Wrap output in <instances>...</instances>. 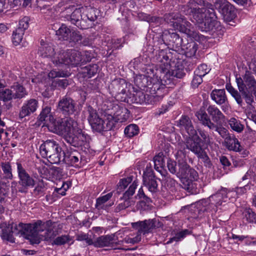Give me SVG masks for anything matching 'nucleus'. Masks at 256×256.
I'll return each mask as SVG.
<instances>
[{
	"label": "nucleus",
	"mask_w": 256,
	"mask_h": 256,
	"mask_svg": "<svg viewBox=\"0 0 256 256\" xmlns=\"http://www.w3.org/2000/svg\"><path fill=\"white\" fill-rule=\"evenodd\" d=\"M196 156H198V158L202 160L205 166L208 168L212 167V164L211 162L210 158H209L207 154L205 152L204 150H202L201 152H200Z\"/></svg>",
	"instance_id": "nucleus-56"
},
{
	"label": "nucleus",
	"mask_w": 256,
	"mask_h": 256,
	"mask_svg": "<svg viewBox=\"0 0 256 256\" xmlns=\"http://www.w3.org/2000/svg\"><path fill=\"white\" fill-rule=\"evenodd\" d=\"M166 72L167 73L165 72L163 76V80H164L165 82H166V79H168V76H172V77L181 78L185 75V73L180 69H176L172 70V72H170L168 69Z\"/></svg>",
	"instance_id": "nucleus-51"
},
{
	"label": "nucleus",
	"mask_w": 256,
	"mask_h": 256,
	"mask_svg": "<svg viewBox=\"0 0 256 256\" xmlns=\"http://www.w3.org/2000/svg\"><path fill=\"white\" fill-rule=\"evenodd\" d=\"M2 170L3 172L4 178L6 179L12 180L13 174L12 173V168L9 162H2L0 164Z\"/></svg>",
	"instance_id": "nucleus-50"
},
{
	"label": "nucleus",
	"mask_w": 256,
	"mask_h": 256,
	"mask_svg": "<svg viewBox=\"0 0 256 256\" xmlns=\"http://www.w3.org/2000/svg\"><path fill=\"white\" fill-rule=\"evenodd\" d=\"M77 122L70 118L57 121L54 124L55 132L58 135L70 134L76 128Z\"/></svg>",
	"instance_id": "nucleus-13"
},
{
	"label": "nucleus",
	"mask_w": 256,
	"mask_h": 256,
	"mask_svg": "<svg viewBox=\"0 0 256 256\" xmlns=\"http://www.w3.org/2000/svg\"><path fill=\"white\" fill-rule=\"evenodd\" d=\"M164 20L174 28L187 34L190 37L194 38L196 33L193 30L192 24L180 13L172 12L166 14L164 16Z\"/></svg>",
	"instance_id": "nucleus-6"
},
{
	"label": "nucleus",
	"mask_w": 256,
	"mask_h": 256,
	"mask_svg": "<svg viewBox=\"0 0 256 256\" xmlns=\"http://www.w3.org/2000/svg\"><path fill=\"white\" fill-rule=\"evenodd\" d=\"M236 82L239 91L230 85L226 86L228 91L239 106H242L243 99L248 105L252 106L254 102V98L256 100V80L254 76L249 72H246L242 78H236Z\"/></svg>",
	"instance_id": "nucleus-3"
},
{
	"label": "nucleus",
	"mask_w": 256,
	"mask_h": 256,
	"mask_svg": "<svg viewBox=\"0 0 256 256\" xmlns=\"http://www.w3.org/2000/svg\"><path fill=\"white\" fill-rule=\"evenodd\" d=\"M80 52L76 50H61L52 58L53 63L58 66L62 64L76 66L80 64Z\"/></svg>",
	"instance_id": "nucleus-7"
},
{
	"label": "nucleus",
	"mask_w": 256,
	"mask_h": 256,
	"mask_svg": "<svg viewBox=\"0 0 256 256\" xmlns=\"http://www.w3.org/2000/svg\"><path fill=\"white\" fill-rule=\"evenodd\" d=\"M38 52L43 57L54 56V48L48 44L46 43L43 40L40 41V46L38 49Z\"/></svg>",
	"instance_id": "nucleus-40"
},
{
	"label": "nucleus",
	"mask_w": 256,
	"mask_h": 256,
	"mask_svg": "<svg viewBox=\"0 0 256 256\" xmlns=\"http://www.w3.org/2000/svg\"><path fill=\"white\" fill-rule=\"evenodd\" d=\"M228 190L226 188H222L216 193L209 198L208 201L210 206L218 207L222 205L223 202H226Z\"/></svg>",
	"instance_id": "nucleus-30"
},
{
	"label": "nucleus",
	"mask_w": 256,
	"mask_h": 256,
	"mask_svg": "<svg viewBox=\"0 0 256 256\" xmlns=\"http://www.w3.org/2000/svg\"><path fill=\"white\" fill-rule=\"evenodd\" d=\"M142 178L144 186L150 192L155 193L158 190V179L154 175V170L151 166H146Z\"/></svg>",
	"instance_id": "nucleus-18"
},
{
	"label": "nucleus",
	"mask_w": 256,
	"mask_h": 256,
	"mask_svg": "<svg viewBox=\"0 0 256 256\" xmlns=\"http://www.w3.org/2000/svg\"><path fill=\"white\" fill-rule=\"evenodd\" d=\"M50 110L51 108L50 107L46 106L43 108L38 118V120L42 122H46L50 120L52 116ZM46 123V122L44 124Z\"/></svg>",
	"instance_id": "nucleus-52"
},
{
	"label": "nucleus",
	"mask_w": 256,
	"mask_h": 256,
	"mask_svg": "<svg viewBox=\"0 0 256 256\" xmlns=\"http://www.w3.org/2000/svg\"><path fill=\"white\" fill-rule=\"evenodd\" d=\"M30 18L24 16L20 20L17 28L12 34V42L15 45L19 44L22 40L24 31L29 26Z\"/></svg>",
	"instance_id": "nucleus-26"
},
{
	"label": "nucleus",
	"mask_w": 256,
	"mask_h": 256,
	"mask_svg": "<svg viewBox=\"0 0 256 256\" xmlns=\"http://www.w3.org/2000/svg\"><path fill=\"white\" fill-rule=\"evenodd\" d=\"M192 234V232L188 229H184L175 234L174 236L170 238L167 244H170L173 242H178L183 240L186 236Z\"/></svg>",
	"instance_id": "nucleus-46"
},
{
	"label": "nucleus",
	"mask_w": 256,
	"mask_h": 256,
	"mask_svg": "<svg viewBox=\"0 0 256 256\" xmlns=\"http://www.w3.org/2000/svg\"><path fill=\"white\" fill-rule=\"evenodd\" d=\"M162 38L167 45L178 50L181 48L184 44L182 38L176 32L166 31L162 35Z\"/></svg>",
	"instance_id": "nucleus-24"
},
{
	"label": "nucleus",
	"mask_w": 256,
	"mask_h": 256,
	"mask_svg": "<svg viewBox=\"0 0 256 256\" xmlns=\"http://www.w3.org/2000/svg\"><path fill=\"white\" fill-rule=\"evenodd\" d=\"M122 244V241H119L115 234L102 236L98 237L94 240V246L98 248L104 246L114 248Z\"/></svg>",
	"instance_id": "nucleus-23"
},
{
	"label": "nucleus",
	"mask_w": 256,
	"mask_h": 256,
	"mask_svg": "<svg viewBox=\"0 0 256 256\" xmlns=\"http://www.w3.org/2000/svg\"><path fill=\"white\" fill-rule=\"evenodd\" d=\"M214 6L226 21H230L235 18L234 7L227 0H216Z\"/></svg>",
	"instance_id": "nucleus-16"
},
{
	"label": "nucleus",
	"mask_w": 256,
	"mask_h": 256,
	"mask_svg": "<svg viewBox=\"0 0 256 256\" xmlns=\"http://www.w3.org/2000/svg\"><path fill=\"white\" fill-rule=\"evenodd\" d=\"M159 58L160 62H164V66H161L159 70L160 72L162 74H164L165 72L167 73V70H168L169 64H168V60L169 58L168 56L166 54V52L164 50H162L159 54Z\"/></svg>",
	"instance_id": "nucleus-45"
},
{
	"label": "nucleus",
	"mask_w": 256,
	"mask_h": 256,
	"mask_svg": "<svg viewBox=\"0 0 256 256\" xmlns=\"http://www.w3.org/2000/svg\"><path fill=\"white\" fill-rule=\"evenodd\" d=\"M56 34L58 36L59 39L66 40L70 38L71 32L65 25L62 24L58 30L56 31Z\"/></svg>",
	"instance_id": "nucleus-47"
},
{
	"label": "nucleus",
	"mask_w": 256,
	"mask_h": 256,
	"mask_svg": "<svg viewBox=\"0 0 256 256\" xmlns=\"http://www.w3.org/2000/svg\"><path fill=\"white\" fill-rule=\"evenodd\" d=\"M128 84L123 78L114 80L109 86L112 96L116 98L126 102V89Z\"/></svg>",
	"instance_id": "nucleus-12"
},
{
	"label": "nucleus",
	"mask_w": 256,
	"mask_h": 256,
	"mask_svg": "<svg viewBox=\"0 0 256 256\" xmlns=\"http://www.w3.org/2000/svg\"><path fill=\"white\" fill-rule=\"evenodd\" d=\"M180 180L182 182V187L188 192H193V190L194 188V184L193 181L194 180L190 177L182 178Z\"/></svg>",
	"instance_id": "nucleus-49"
},
{
	"label": "nucleus",
	"mask_w": 256,
	"mask_h": 256,
	"mask_svg": "<svg viewBox=\"0 0 256 256\" xmlns=\"http://www.w3.org/2000/svg\"><path fill=\"white\" fill-rule=\"evenodd\" d=\"M14 95L12 94L11 88H0V100L4 102H9L14 99Z\"/></svg>",
	"instance_id": "nucleus-44"
},
{
	"label": "nucleus",
	"mask_w": 256,
	"mask_h": 256,
	"mask_svg": "<svg viewBox=\"0 0 256 256\" xmlns=\"http://www.w3.org/2000/svg\"><path fill=\"white\" fill-rule=\"evenodd\" d=\"M230 128L236 132H240L244 129V125L240 122L234 118H231L228 122Z\"/></svg>",
	"instance_id": "nucleus-54"
},
{
	"label": "nucleus",
	"mask_w": 256,
	"mask_h": 256,
	"mask_svg": "<svg viewBox=\"0 0 256 256\" xmlns=\"http://www.w3.org/2000/svg\"><path fill=\"white\" fill-rule=\"evenodd\" d=\"M132 176H130L126 178L121 179L118 184V190H122L126 188L128 186L132 181Z\"/></svg>",
	"instance_id": "nucleus-62"
},
{
	"label": "nucleus",
	"mask_w": 256,
	"mask_h": 256,
	"mask_svg": "<svg viewBox=\"0 0 256 256\" xmlns=\"http://www.w3.org/2000/svg\"><path fill=\"white\" fill-rule=\"evenodd\" d=\"M56 234L54 230L50 228H47L44 234L42 235V240H48L52 238H54Z\"/></svg>",
	"instance_id": "nucleus-63"
},
{
	"label": "nucleus",
	"mask_w": 256,
	"mask_h": 256,
	"mask_svg": "<svg viewBox=\"0 0 256 256\" xmlns=\"http://www.w3.org/2000/svg\"><path fill=\"white\" fill-rule=\"evenodd\" d=\"M242 214L244 221L246 223L256 224V213L252 208H244Z\"/></svg>",
	"instance_id": "nucleus-39"
},
{
	"label": "nucleus",
	"mask_w": 256,
	"mask_h": 256,
	"mask_svg": "<svg viewBox=\"0 0 256 256\" xmlns=\"http://www.w3.org/2000/svg\"><path fill=\"white\" fill-rule=\"evenodd\" d=\"M98 68V66L96 64H89L83 68L82 73L85 77L90 78L97 73Z\"/></svg>",
	"instance_id": "nucleus-48"
},
{
	"label": "nucleus",
	"mask_w": 256,
	"mask_h": 256,
	"mask_svg": "<svg viewBox=\"0 0 256 256\" xmlns=\"http://www.w3.org/2000/svg\"><path fill=\"white\" fill-rule=\"evenodd\" d=\"M38 107V101L34 98H30L24 104L18 114L20 119L30 116L35 112Z\"/></svg>",
	"instance_id": "nucleus-27"
},
{
	"label": "nucleus",
	"mask_w": 256,
	"mask_h": 256,
	"mask_svg": "<svg viewBox=\"0 0 256 256\" xmlns=\"http://www.w3.org/2000/svg\"><path fill=\"white\" fill-rule=\"evenodd\" d=\"M50 221L46 222L40 220H38L33 224H28V240L31 244H38L42 240L41 232H45L49 226Z\"/></svg>",
	"instance_id": "nucleus-9"
},
{
	"label": "nucleus",
	"mask_w": 256,
	"mask_h": 256,
	"mask_svg": "<svg viewBox=\"0 0 256 256\" xmlns=\"http://www.w3.org/2000/svg\"><path fill=\"white\" fill-rule=\"evenodd\" d=\"M240 144L234 134H230L224 138V146L230 150H238Z\"/></svg>",
	"instance_id": "nucleus-41"
},
{
	"label": "nucleus",
	"mask_w": 256,
	"mask_h": 256,
	"mask_svg": "<svg viewBox=\"0 0 256 256\" xmlns=\"http://www.w3.org/2000/svg\"><path fill=\"white\" fill-rule=\"evenodd\" d=\"M181 48L184 52L186 56L192 57L195 55L198 48V44L191 40L187 44H184Z\"/></svg>",
	"instance_id": "nucleus-42"
},
{
	"label": "nucleus",
	"mask_w": 256,
	"mask_h": 256,
	"mask_svg": "<svg viewBox=\"0 0 256 256\" xmlns=\"http://www.w3.org/2000/svg\"><path fill=\"white\" fill-rule=\"evenodd\" d=\"M76 110V104L71 98L65 96L61 98L57 106V110L66 117L74 114Z\"/></svg>",
	"instance_id": "nucleus-14"
},
{
	"label": "nucleus",
	"mask_w": 256,
	"mask_h": 256,
	"mask_svg": "<svg viewBox=\"0 0 256 256\" xmlns=\"http://www.w3.org/2000/svg\"><path fill=\"white\" fill-rule=\"evenodd\" d=\"M202 140L198 135L197 132L196 134L188 135L185 140V145L188 150L196 155H197L204 149L202 145Z\"/></svg>",
	"instance_id": "nucleus-25"
},
{
	"label": "nucleus",
	"mask_w": 256,
	"mask_h": 256,
	"mask_svg": "<svg viewBox=\"0 0 256 256\" xmlns=\"http://www.w3.org/2000/svg\"><path fill=\"white\" fill-rule=\"evenodd\" d=\"M202 108L204 109L208 116L212 118L210 120L212 122L217 124H221L224 118V116L222 112L214 105H211L208 102H204Z\"/></svg>",
	"instance_id": "nucleus-19"
},
{
	"label": "nucleus",
	"mask_w": 256,
	"mask_h": 256,
	"mask_svg": "<svg viewBox=\"0 0 256 256\" xmlns=\"http://www.w3.org/2000/svg\"><path fill=\"white\" fill-rule=\"evenodd\" d=\"M137 186V182L134 180L128 190L124 194L122 197L120 198L122 202L118 205L115 208V212H119L132 205H134L135 201L132 196L134 194Z\"/></svg>",
	"instance_id": "nucleus-17"
},
{
	"label": "nucleus",
	"mask_w": 256,
	"mask_h": 256,
	"mask_svg": "<svg viewBox=\"0 0 256 256\" xmlns=\"http://www.w3.org/2000/svg\"><path fill=\"white\" fill-rule=\"evenodd\" d=\"M132 227L138 230L140 234H146L152 232L154 229L162 226V223L156 219H149L144 221H138L132 224Z\"/></svg>",
	"instance_id": "nucleus-15"
},
{
	"label": "nucleus",
	"mask_w": 256,
	"mask_h": 256,
	"mask_svg": "<svg viewBox=\"0 0 256 256\" xmlns=\"http://www.w3.org/2000/svg\"><path fill=\"white\" fill-rule=\"evenodd\" d=\"M176 162L168 158L167 161V167L168 170L172 174H176Z\"/></svg>",
	"instance_id": "nucleus-64"
},
{
	"label": "nucleus",
	"mask_w": 256,
	"mask_h": 256,
	"mask_svg": "<svg viewBox=\"0 0 256 256\" xmlns=\"http://www.w3.org/2000/svg\"><path fill=\"white\" fill-rule=\"evenodd\" d=\"M236 82L239 91L230 85L226 86L228 91L239 106H242L243 99L248 105L252 106L254 102V98L256 100V80L254 76L249 72H246L242 78H236Z\"/></svg>",
	"instance_id": "nucleus-2"
},
{
	"label": "nucleus",
	"mask_w": 256,
	"mask_h": 256,
	"mask_svg": "<svg viewBox=\"0 0 256 256\" xmlns=\"http://www.w3.org/2000/svg\"><path fill=\"white\" fill-rule=\"evenodd\" d=\"M210 97L218 104H224L227 100L226 92L224 89L214 90L210 94Z\"/></svg>",
	"instance_id": "nucleus-37"
},
{
	"label": "nucleus",
	"mask_w": 256,
	"mask_h": 256,
	"mask_svg": "<svg viewBox=\"0 0 256 256\" xmlns=\"http://www.w3.org/2000/svg\"><path fill=\"white\" fill-rule=\"evenodd\" d=\"M10 193V184L9 182H0V195L6 196Z\"/></svg>",
	"instance_id": "nucleus-60"
},
{
	"label": "nucleus",
	"mask_w": 256,
	"mask_h": 256,
	"mask_svg": "<svg viewBox=\"0 0 256 256\" xmlns=\"http://www.w3.org/2000/svg\"><path fill=\"white\" fill-rule=\"evenodd\" d=\"M177 126L181 129L184 130L188 135L196 134V130L194 128L191 120L187 116H182L177 122Z\"/></svg>",
	"instance_id": "nucleus-32"
},
{
	"label": "nucleus",
	"mask_w": 256,
	"mask_h": 256,
	"mask_svg": "<svg viewBox=\"0 0 256 256\" xmlns=\"http://www.w3.org/2000/svg\"><path fill=\"white\" fill-rule=\"evenodd\" d=\"M134 100L138 104H154V98L149 94H145L142 91H138L134 94Z\"/></svg>",
	"instance_id": "nucleus-36"
},
{
	"label": "nucleus",
	"mask_w": 256,
	"mask_h": 256,
	"mask_svg": "<svg viewBox=\"0 0 256 256\" xmlns=\"http://www.w3.org/2000/svg\"><path fill=\"white\" fill-rule=\"evenodd\" d=\"M16 164L18 181H13L11 183V192L13 196L16 195L18 192L26 193L28 188L34 187L35 184V180L22 164L19 162Z\"/></svg>",
	"instance_id": "nucleus-4"
},
{
	"label": "nucleus",
	"mask_w": 256,
	"mask_h": 256,
	"mask_svg": "<svg viewBox=\"0 0 256 256\" xmlns=\"http://www.w3.org/2000/svg\"><path fill=\"white\" fill-rule=\"evenodd\" d=\"M182 11L190 17L193 21L199 24L202 30L213 31L220 28V22L217 20L214 10L211 4H208L206 8H200L199 4L194 0H190L182 8Z\"/></svg>",
	"instance_id": "nucleus-1"
},
{
	"label": "nucleus",
	"mask_w": 256,
	"mask_h": 256,
	"mask_svg": "<svg viewBox=\"0 0 256 256\" xmlns=\"http://www.w3.org/2000/svg\"><path fill=\"white\" fill-rule=\"evenodd\" d=\"M111 118L116 122H123L130 117L129 110L122 104H114L110 114Z\"/></svg>",
	"instance_id": "nucleus-22"
},
{
	"label": "nucleus",
	"mask_w": 256,
	"mask_h": 256,
	"mask_svg": "<svg viewBox=\"0 0 256 256\" xmlns=\"http://www.w3.org/2000/svg\"><path fill=\"white\" fill-rule=\"evenodd\" d=\"M82 9L83 19L86 22V29H87L91 27L92 22L97 19L99 12L97 9L90 6L82 7Z\"/></svg>",
	"instance_id": "nucleus-29"
},
{
	"label": "nucleus",
	"mask_w": 256,
	"mask_h": 256,
	"mask_svg": "<svg viewBox=\"0 0 256 256\" xmlns=\"http://www.w3.org/2000/svg\"><path fill=\"white\" fill-rule=\"evenodd\" d=\"M112 192H110L104 196L96 198L95 204L96 208L98 210H107L108 208L112 206V204H107L106 203L112 197Z\"/></svg>",
	"instance_id": "nucleus-35"
},
{
	"label": "nucleus",
	"mask_w": 256,
	"mask_h": 256,
	"mask_svg": "<svg viewBox=\"0 0 256 256\" xmlns=\"http://www.w3.org/2000/svg\"><path fill=\"white\" fill-rule=\"evenodd\" d=\"M88 112L89 114L88 120L93 130L98 132L102 131H108L112 128L114 124L112 122H109L105 126L104 122L98 116L96 110L89 106L88 107Z\"/></svg>",
	"instance_id": "nucleus-11"
},
{
	"label": "nucleus",
	"mask_w": 256,
	"mask_h": 256,
	"mask_svg": "<svg viewBox=\"0 0 256 256\" xmlns=\"http://www.w3.org/2000/svg\"><path fill=\"white\" fill-rule=\"evenodd\" d=\"M152 78L144 74H139L136 76L134 82L135 84L142 90L149 88L151 86Z\"/></svg>",
	"instance_id": "nucleus-34"
},
{
	"label": "nucleus",
	"mask_w": 256,
	"mask_h": 256,
	"mask_svg": "<svg viewBox=\"0 0 256 256\" xmlns=\"http://www.w3.org/2000/svg\"><path fill=\"white\" fill-rule=\"evenodd\" d=\"M82 8H76L70 15H67L66 18L72 24L80 29H86V22L83 19Z\"/></svg>",
	"instance_id": "nucleus-28"
},
{
	"label": "nucleus",
	"mask_w": 256,
	"mask_h": 256,
	"mask_svg": "<svg viewBox=\"0 0 256 256\" xmlns=\"http://www.w3.org/2000/svg\"><path fill=\"white\" fill-rule=\"evenodd\" d=\"M80 154L76 152H64L61 162H63L68 166L80 167Z\"/></svg>",
	"instance_id": "nucleus-31"
},
{
	"label": "nucleus",
	"mask_w": 256,
	"mask_h": 256,
	"mask_svg": "<svg viewBox=\"0 0 256 256\" xmlns=\"http://www.w3.org/2000/svg\"><path fill=\"white\" fill-rule=\"evenodd\" d=\"M196 116L202 125L208 127L210 130L218 132L224 139L230 134L226 128L218 126L220 124L212 122L204 109L202 108L200 110L198 111L196 113Z\"/></svg>",
	"instance_id": "nucleus-10"
},
{
	"label": "nucleus",
	"mask_w": 256,
	"mask_h": 256,
	"mask_svg": "<svg viewBox=\"0 0 256 256\" xmlns=\"http://www.w3.org/2000/svg\"><path fill=\"white\" fill-rule=\"evenodd\" d=\"M178 148L176 154L177 163H178L180 162H181V161L187 162L186 158V152L184 146L182 144L180 145Z\"/></svg>",
	"instance_id": "nucleus-57"
},
{
	"label": "nucleus",
	"mask_w": 256,
	"mask_h": 256,
	"mask_svg": "<svg viewBox=\"0 0 256 256\" xmlns=\"http://www.w3.org/2000/svg\"><path fill=\"white\" fill-rule=\"evenodd\" d=\"M11 90L12 91L14 99H22L28 94L26 88L22 85L18 83L14 84L11 86Z\"/></svg>",
	"instance_id": "nucleus-38"
},
{
	"label": "nucleus",
	"mask_w": 256,
	"mask_h": 256,
	"mask_svg": "<svg viewBox=\"0 0 256 256\" xmlns=\"http://www.w3.org/2000/svg\"><path fill=\"white\" fill-rule=\"evenodd\" d=\"M10 230L14 235L23 236L28 240V224L20 223L18 224H12L10 227Z\"/></svg>",
	"instance_id": "nucleus-33"
},
{
	"label": "nucleus",
	"mask_w": 256,
	"mask_h": 256,
	"mask_svg": "<svg viewBox=\"0 0 256 256\" xmlns=\"http://www.w3.org/2000/svg\"><path fill=\"white\" fill-rule=\"evenodd\" d=\"M178 170L176 176L180 179L190 177L194 180H197L198 178V172L191 168L187 162H180L178 163Z\"/></svg>",
	"instance_id": "nucleus-21"
},
{
	"label": "nucleus",
	"mask_w": 256,
	"mask_h": 256,
	"mask_svg": "<svg viewBox=\"0 0 256 256\" xmlns=\"http://www.w3.org/2000/svg\"><path fill=\"white\" fill-rule=\"evenodd\" d=\"M124 132L127 136L132 138L138 134L139 128L137 125L130 124L125 128Z\"/></svg>",
	"instance_id": "nucleus-53"
},
{
	"label": "nucleus",
	"mask_w": 256,
	"mask_h": 256,
	"mask_svg": "<svg viewBox=\"0 0 256 256\" xmlns=\"http://www.w3.org/2000/svg\"><path fill=\"white\" fill-rule=\"evenodd\" d=\"M120 40H119L112 39L108 43L107 54L108 56H110L114 50H116L120 46Z\"/></svg>",
	"instance_id": "nucleus-55"
},
{
	"label": "nucleus",
	"mask_w": 256,
	"mask_h": 256,
	"mask_svg": "<svg viewBox=\"0 0 256 256\" xmlns=\"http://www.w3.org/2000/svg\"><path fill=\"white\" fill-rule=\"evenodd\" d=\"M40 152L51 164H58L62 160L64 151L59 144L53 140H48L40 146Z\"/></svg>",
	"instance_id": "nucleus-5"
},
{
	"label": "nucleus",
	"mask_w": 256,
	"mask_h": 256,
	"mask_svg": "<svg viewBox=\"0 0 256 256\" xmlns=\"http://www.w3.org/2000/svg\"><path fill=\"white\" fill-rule=\"evenodd\" d=\"M162 74L160 77L163 78ZM156 80H152V86H150L149 88H150V95L154 96V103H156L157 102L161 100L165 94L166 91V84H167V82H164L165 84H164L162 82L163 78L161 80V82L158 81L154 82Z\"/></svg>",
	"instance_id": "nucleus-20"
},
{
	"label": "nucleus",
	"mask_w": 256,
	"mask_h": 256,
	"mask_svg": "<svg viewBox=\"0 0 256 256\" xmlns=\"http://www.w3.org/2000/svg\"><path fill=\"white\" fill-rule=\"evenodd\" d=\"M210 69L208 67L206 64H202L200 65L196 70L194 71V74L204 76L210 72Z\"/></svg>",
	"instance_id": "nucleus-61"
},
{
	"label": "nucleus",
	"mask_w": 256,
	"mask_h": 256,
	"mask_svg": "<svg viewBox=\"0 0 256 256\" xmlns=\"http://www.w3.org/2000/svg\"><path fill=\"white\" fill-rule=\"evenodd\" d=\"M12 233L9 228L3 229L1 234L2 238L10 242H14V240L12 236Z\"/></svg>",
	"instance_id": "nucleus-58"
},
{
	"label": "nucleus",
	"mask_w": 256,
	"mask_h": 256,
	"mask_svg": "<svg viewBox=\"0 0 256 256\" xmlns=\"http://www.w3.org/2000/svg\"><path fill=\"white\" fill-rule=\"evenodd\" d=\"M64 140L72 146L76 148L82 147L84 149H88L90 148V136L78 128L74 130V132L66 135Z\"/></svg>",
	"instance_id": "nucleus-8"
},
{
	"label": "nucleus",
	"mask_w": 256,
	"mask_h": 256,
	"mask_svg": "<svg viewBox=\"0 0 256 256\" xmlns=\"http://www.w3.org/2000/svg\"><path fill=\"white\" fill-rule=\"evenodd\" d=\"M70 240V236L68 235H62L56 238L52 244L58 246L63 245Z\"/></svg>",
	"instance_id": "nucleus-59"
},
{
	"label": "nucleus",
	"mask_w": 256,
	"mask_h": 256,
	"mask_svg": "<svg viewBox=\"0 0 256 256\" xmlns=\"http://www.w3.org/2000/svg\"><path fill=\"white\" fill-rule=\"evenodd\" d=\"M164 156L162 152H159L154 158V168L159 172H161V169L164 166Z\"/></svg>",
	"instance_id": "nucleus-43"
}]
</instances>
